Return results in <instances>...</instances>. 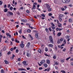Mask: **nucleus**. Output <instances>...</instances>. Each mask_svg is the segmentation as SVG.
<instances>
[{"instance_id": "obj_25", "label": "nucleus", "mask_w": 73, "mask_h": 73, "mask_svg": "<svg viewBox=\"0 0 73 73\" xmlns=\"http://www.w3.org/2000/svg\"><path fill=\"white\" fill-rule=\"evenodd\" d=\"M68 21L69 23H70L71 22H72V20L71 19H68Z\"/></svg>"}, {"instance_id": "obj_8", "label": "nucleus", "mask_w": 73, "mask_h": 73, "mask_svg": "<svg viewBox=\"0 0 73 73\" xmlns=\"http://www.w3.org/2000/svg\"><path fill=\"white\" fill-rule=\"evenodd\" d=\"M4 62L5 64H8L9 63V62L8 61H7V60H4Z\"/></svg>"}, {"instance_id": "obj_22", "label": "nucleus", "mask_w": 73, "mask_h": 73, "mask_svg": "<svg viewBox=\"0 0 73 73\" xmlns=\"http://www.w3.org/2000/svg\"><path fill=\"white\" fill-rule=\"evenodd\" d=\"M62 2L63 3H65L66 4V0H62Z\"/></svg>"}, {"instance_id": "obj_12", "label": "nucleus", "mask_w": 73, "mask_h": 73, "mask_svg": "<svg viewBox=\"0 0 73 73\" xmlns=\"http://www.w3.org/2000/svg\"><path fill=\"white\" fill-rule=\"evenodd\" d=\"M64 17V15L62 14H60L59 15V18H61Z\"/></svg>"}, {"instance_id": "obj_51", "label": "nucleus", "mask_w": 73, "mask_h": 73, "mask_svg": "<svg viewBox=\"0 0 73 73\" xmlns=\"http://www.w3.org/2000/svg\"><path fill=\"white\" fill-rule=\"evenodd\" d=\"M7 7V5H4V8H5L6 7Z\"/></svg>"}, {"instance_id": "obj_24", "label": "nucleus", "mask_w": 73, "mask_h": 73, "mask_svg": "<svg viewBox=\"0 0 73 73\" xmlns=\"http://www.w3.org/2000/svg\"><path fill=\"white\" fill-rule=\"evenodd\" d=\"M7 11H8V9L7 8H5L4 10V12H7Z\"/></svg>"}, {"instance_id": "obj_21", "label": "nucleus", "mask_w": 73, "mask_h": 73, "mask_svg": "<svg viewBox=\"0 0 73 73\" xmlns=\"http://www.w3.org/2000/svg\"><path fill=\"white\" fill-rule=\"evenodd\" d=\"M35 9H36V6L35 5H33V8H32V10H33Z\"/></svg>"}, {"instance_id": "obj_5", "label": "nucleus", "mask_w": 73, "mask_h": 73, "mask_svg": "<svg viewBox=\"0 0 73 73\" xmlns=\"http://www.w3.org/2000/svg\"><path fill=\"white\" fill-rule=\"evenodd\" d=\"M45 60H42L41 62H40V63L41 64H43V63L45 62Z\"/></svg>"}, {"instance_id": "obj_61", "label": "nucleus", "mask_w": 73, "mask_h": 73, "mask_svg": "<svg viewBox=\"0 0 73 73\" xmlns=\"http://www.w3.org/2000/svg\"><path fill=\"white\" fill-rule=\"evenodd\" d=\"M65 50H66V48H64L63 50V52H65Z\"/></svg>"}, {"instance_id": "obj_57", "label": "nucleus", "mask_w": 73, "mask_h": 73, "mask_svg": "<svg viewBox=\"0 0 73 73\" xmlns=\"http://www.w3.org/2000/svg\"><path fill=\"white\" fill-rule=\"evenodd\" d=\"M38 3H41V0H38Z\"/></svg>"}, {"instance_id": "obj_16", "label": "nucleus", "mask_w": 73, "mask_h": 73, "mask_svg": "<svg viewBox=\"0 0 73 73\" xmlns=\"http://www.w3.org/2000/svg\"><path fill=\"white\" fill-rule=\"evenodd\" d=\"M43 65L45 67V68H47V67H48V65L46 63H44L43 64Z\"/></svg>"}, {"instance_id": "obj_54", "label": "nucleus", "mask_w": 73, "mask_h": 73, "mask_svg": "<svg viewBox=\"0 0 73 73\" xmlns=\"http://www.w3.org/2000/svg\"><path fill=\"white\" fill-rule=\"evenodd\" d=\"M22 38L23 39H25V38H26L25 37V36L24 35L22 36Z\"/></svg>"}, {"instance_id": "obj_34", "label": "nucleus", "mask_w": 73, "mask_h": 73, "mask_svg": "<svg viewBox=\"0 0 73 73\" xmlns=\"http://www.w3.org/2000/svg\"><path fill=\"white\" fill-rule=\"evenodd\" d=\"M70 37V36H66L65 38H66L68 39Z\"/></svg>"}, {"instance_id": "obj_15", "label": "nucleus", "mask_w": 73, "mask_h": 73, "mask_svg": "<svg viewBox=\"0 0 73 73\" xmlns=\"http://www.w3.org/2000/svg\"><path fill=\"white\" fill-rule=\"evenodd\" d=\"M47 64H50V60H46Z\"/></svg>"}, {"instance_id": "obj_52", "label": "nucleus", "mask_w": 73, "mask_h": 73, "mask_svg": "<svg viewBox=\"0 0 73 73\" xmlns=\"http://www.w3.org/2000/svg\"><path fill=\"white\" fill-rule=\"evenodd\" d=\"M46 31L47 32V33H48V29H45Z\"/></svg>"}, {"instance_id": "obj_3", "label": "nucleus", "mask_w": 73, "mask_h": 73, "mask_svg": "<svg viewBox=\"0 0 73 73\" xmlns=\"http://www.w3.org/2000/svg\"><path fill=\"white\" fill-rule=\"evenodd\" d=\"M22 63L24 65H25V66H27L28 65V64H27V62L25 61H23Z\"/></svg>"}, {"instance_id": "obj_13", "label": "nucleus", "mask_w": 73, "mask_h": 73, "mask_svg": "<svg viewBox=\"0 0 73 73\" xmlns=\"http://www.w3.org/2000/svg\"><path fill=\"white\" fill-rule=\"evenodd\" d=\"M30 44H31V43H30V42H29L27 45V46L28 48L29 47V46L31 45Z\"/></svg>"}, {"instance_id": "obj_11", "label": "nucleus", "mask_w": 73, "mask_h": 73, "mask_svg": "<svg viewBox=\"0 0 73 73\" xmlns=\"http://www.w3.org/2000/svg\"><path fill=\"white\" fill-rule=\"evenodd\" d=\"M58 27H59V28H60V27H62V26L61 25V23H58Z\"/></svg>"}, {"instance_id": "obj_49", "label": "nucleus", "mask_w": 73, "mask_h": 73, "mask_svg": "<svg viewBox=\"0 0 73 73\" xmlns=\"http://www.w3.org/2000/svg\"><path fill=\"white\" fill-rule=\"evenodd\" d=\"M49 31L50 32H51L52 31V29H51V27H49Z\"/></svg>"}, {"instance_id": "obj_36", "label": "nucleus", "mask_w": 73, "mask_h": 73, "mask_svg": "<svg viewBox=\"0 0 73 73\" xmlns=\"http://www.w3.org/2000/svg\"><path fill=\"white\" fill-rule=\"evenodd\" d=\"M45 50L46 52H48V49L47 48H46V47L45 48Z\"/></svg>"}, {"instance_id": "obj_59", "label": "nucleus", "mask_w": 73, "mask_h": 73, "mask_svg": "<svg viewBox=\"0 0 73 73\" xmlns=\"http://www.w3.org/2000/svg\"><path fill=\"white\" fill-rule=\"evenodd\" d=\"M11 7V5H10V4H8V6H7V7L8 8H9V7Z\"/></svg>"}, {"instance_id": "obj_6", "label": "nucleus", "mask_w": 73, "mask_h": 73, "mask_svg": "<svg viewBox=\"0 0 73 73\" xmlns=\"http://www.w3.org/2000/svg\"><path fill=\"white\" fill-rule=\"evenodd\" d=\"M22 22L23 23H27V20L26 19H22L21 20Z\"/></svg>"}, {"instance_id": "obj_55", "label": "nucleus", "mask_w": 73, "mask_h": 73, "mask_svg": "<svg viewBox=\"0 0 73 73\" xmlns=\"http://www.w3.org/2000/svg\"><path fill=\"white\" fill-rule=\"evenodd\" d=\"M50 70V68H47V72H49V71Z\"/></svg>"}, {"instance_id": "obj_63", "label": "nucleus", "mask_w": 73, "mask_h": 73, "mask_svg": "<svg viewBox=\"0 0 73 73\" xmlns=\"http://www.w3.org/2000/svg\"><path fill=\"white\" fill-rule=\"evenodd\" d=\"M16 53H18L19 52V50L18 49H16Z\"/></svg>"}, {"instance_id": "obj_46", "label": "nucleus", "mask_w": 73, "mask_h": 73, "mask_svg": "<svg viewBox=\"0 0 73 73\" xmlns=\"http://www.w3.org/2000/svg\"><path fill=\"white\" fill-rule=\"evenodd\" d=\"M41 16L42 17H45V15H44V14H42L41 15Z\"/></svg>"}, {"instance_id": "obj_10", "label": "nucleus", "mask_w": 73, "mask_h": 73, "mask_svg": "<svg viewBox=\"0 0 73 73\" xmlns=\"http://www.w3.org/2000/svg\"><path fill=\"white\" fill-rule=\"evenodd\" d=\"M6 35L7 36H9V38H11V35L9 34L8 33H6Z\"/></svg>"}, {"instance_id": "obj_20", "label": "nucleus", "mask_w": 73, "mask_h": 73, "mask_svg": "<svg viewBox=\"0 0 73 73\" xmlns=\"http://www.w3.org/2000/svg\"><path fill=\"white\" fill-rule=\"evenodd\" d=\"M27 56L28 57H30V56H31V54L29 53L28 52H27Z\"/></svg>"}, {"instance_id": "obj_33", "label": "nucleus", "mask_w": 73, "mask_h": 73, "mask_svg": "<svg viewBox=\"0 0 73 73\" xmlns=\"http://www.w3.org/2000/svg\"><path fill=\"white\" fill-rule=\"evenodd\" d=\"M70 0H66V3H69V2H70Z\"/></svg>"}, {"instance_id": "obj_23", "label": "nucleus", "mask_w": 73, "mask_h": 73, "mask_svg": "<svg viewBox=\"0 0 73 73\" xmlns=\"http://www.w3.org/2000/svg\"><path fill=\"white\" fill-rule=\"evenodd\" d=\"M61 35V33L59 32L57 34V35L58 36H60Z\"/></svg>"}, {"instance_id": "obj_1", "label": "nucleus", "mask_w": 73, "mask_h": 73, "mask_svg": "<svg viewBox=\"0 0 73 73\" xmlns=\"http://www.w3.org/2000/svg\"><path fill=\"white\" fill-rule=\"evenodd\" d=\"M10 15L12 16L13 15V13L9 11H7V16L9 17V16H10Z\"/></svg>"}, {"instance_id": "obj_17", "label": "nucleus", "mask_w": 73, "mask_h": 73, "mask_svg": "<svg viewBox=\"0 0 73 73\" xmlns=\"http://www.w3.org/2000/svg\"><path fill=\"white\" fill-rule=\"evenodd\" d=\"M48 46L49 47H50L51 48H52L53 46V45L51 44H49L48 45Z\"/></svg>"}, {"instance_id": "obj_26", "label": "nucleus", "mask_w": 73, "mask_h": 73, "mask_svg": "<svg viewBox=\"0 0 73 73\" xmlns=\"http://www.w3.org/2000/svg\"><path fill=\"white\" fill-rule=\"evenodd\" d=\"M2 37H3V35H0V42H1V38H2Z\"/></svg>"}, {"instance_id": "obj_35", "label": "nucleus", "mask_w": 73, "mask_h": 73, "mask_svg": "<svg viewBox=\"0 0 73 73\" xmlns=\"http://www.w3.org/2000/svg\"><path fill=\"white\" fill-rule=\"evenodd\" d=\"M9 9L10 10H11V11H12V10H13V7H11L9 8Z\"/></svg>"}, {"instance_id": "obj_41", "label": "nucleus", "mask_w": 73, "mask_h": 73, "mask_svg": "<svg viewBox=\"0 0 73 73\" xmlns=\"http://www.w3.org/2000/svg\"><path fill=\"white\" fill-rule=\"evenodd\" d=\"M38 52H39V53H40L41 52V50L40 49H39L38 50Z\"/></svg>"}, {"instance_id": "obj_28", "label": "nucleus", "mask_w": 73, "mask_h": 73, "mask_svg": "<svg viewBox=\"0 0 73 73\" xmlns=\"http://www.w3.org/2000/svg\"><path fill=\"white\" fill-rule=\"evenodd\" d=\"M61 62H62V63L64 62H65V60L64 59H61Z\"/></svg>"}, {"instance_id": "obj_29", "label": "nucleus", "mask_w": 73, "mask_h": 73, "mask_svg": "<svg viewBox=\"0 0 73 73\" xmlns=\"http://www.w3.org/2000/svg\"><path fill=\"white\" fill-rule=\"evenodd\" d=\"M63 44H66V40L64 39L63 42Z\"/></svg>"}, {"instance_id": "obj_18", "label": "nucleus", "mask_w": 73, "mask_h": 73, "mask_svg": "<svg viewBox=\"0 0 73 73\" xmlns=\"http://www.w3.org/2000/svg\"><path fill=\"white\" fill-rule=\"evenodd\" d=\"M14 57H15V55L13 54L12 56L10 57L11 59V60H13V58H14Z\"/></svg>"}, {"instance_id": "obj_58", "label": "nucleus", "mask_w": 73, "mask_h": 73, "mask_svg": "<svg viewBox=\"0 0 73 73\" xmlns=\"http://www.w3.org/2000/svg\"><path fill=\"white\" fill-rule=\"evenodd\" d=\"M54 63L55 64H56V65H58V63L57 62H54Z\"/></svg>"}, {"instance_id": "obj_53", "label": "nucleus", "mask_w": 73, "mask_h": 73, "mask_svg": "<svg viewBox=\"0 0 73 73\" xmlns=\"http://www.w3.org/2000/svg\"><path fill=\"white\" fill-rule=\"evenodd\" d=\"M52 11V9L51 8H49L48 9V11L49 12V11Z\"/></svg>"}, {"instance_id": "obj_42", "label": "nucleus", "mask_w": 73, "mask_h": 73, "mask_svg": "<svg viewBox=\"0 0 73 73\" xmlns=\"http://www.w3.org/2000/svg\"><path fill=\"white\" fill-rule=\"evenodd\" d=\"M51 24L52 25V27H54V26H55L54 24H53V23H51Z\"/></svg>"}, {"instance_id": "obj_32", "label": "nucleus", "mask_w": 73, "mask_h": 73, "mask_svg": "<svg viewBox=\"0 0 73 73\" xmlns=\"http://www.w3.org/2000/svg\"><path fill=\"white\" fill-rule=\"evenodd\" d=\"M19 33L20 34H21V33H22V29H21L19 31Z\"/></svg>"}, {"instance_id": "obj_43", "label": "nucleus", "mask_w": 73, "mask_h": 73, "mask_svg": "<svg viewBox=\"0 0 73 73\" xmlns=\"http://www.w3.org/2000/svg\"><path fill=\"white\" fill-rule=\"evenodd\" d=\"M61 9L62 11H65V9H64V8H61Z\"/></svg>"}, {"instance_id": "obj_62", "label": "nucleus", "mask_w": 73, "mask_h": 73, "mask_svg": "<svg viewBox=\"0 0 73 73\" xmlns=\"http://www.w3.org/2000/svg\"><path fill=\"white\" fill-rule=\"evenodd\" d=\"M56 30L57 31H59V28H57L56 29Z\"/></svg>"}, {"instance_id": "obj_44", "label": "nucleus", "mask_w": 73, "mask_h": 73, "mask_svg": "<svg viewBox=\"0 0 73 73\" xmlns=\"http://www.w3.org/2000/svg\"><path fill=\"white\" fill-rule=\"evenodd\" d=\"M1 4H3V1H0V5H1Z\"/></svg>"}, {"instance_id": "obj_64", "label": "nucleus", "mask_w": 73, "mask_h": 73, "mask_svg": "<svg viewBox=\"0 0 73 73\" xmlns=\"http://www.w3.org/2000/svg\"><path fill=\"white\" fill-rule=\"evenodd\" d=\"M71 65L73 66V62H71Z\"/></svg>"}, {"instance_id": "obj_60", "label": "nucleus", "mask_w": 73, "mask_h": 73, "mask_svg": "<svg viewBox=\"0 0 73 73\" xmlns=\"http://www.w3.org/2000/svg\"><path fill=\"white\" fill-rule=\"evenodd\" d=\"M30 20L31 21H33H33H34V20L33 19H32V18L31 19H30Z\"/></svg>"}, {"instance_id": "obj_39", "label": "nucleus", "mask_w": 73, "mask_h": 73, "mask_svg": "<svg viewBox=\"0 0 73 73\" xmlns=\"http://www.w3.org/2000/svg\"><path fill=\"white\" fill-rule=\"evenodd\" d=\"M51 28L52 29H55V28H56L55 27H54V26H51Z\"/></svg>"}, {"instance_id": "obj_40", "label": "nucleus", "mask_w": 73, "mask_h": 73, "mask_svg": "<svg viewBox=\"0 0 73 73\" xmlns=\"http://www.w3.org/2000/svg\"><path fill=\"white\" fill-rule=\"evenodd\" d=\"M56 55H54V56L53 57V58H54V59H56Z\"/></svg>"}, {"instance_id": "obj_2", "label": "nucleus", "mask_w": 73, "mask_h": 73, "mask_svg": "<svg viewBox=\"0 0 73 73\" xmlns=\"http://www.w3.org/2000/svg\"><path fill=\"white\" fill-rule=\"evenodd\" d=\"M49 37L50 43H51V44H53V39H52V36H50Z\"/></svg>"}, {"instance_id": "obj_14", "label": "nucleus", "mask_w": 73, "mask_h": 73, "mask_svg": "<svg viewBox=\"0 0 73 73\" xmlns=\"http://www.w3.org/2000/svg\"><path fill=\"white\" fill-rule=\"evenodd\" d=\"M41 48H42V50H43L44 49V47H45V46H44V45H41Z\"/></svg>"}, {"instance_id": "obj_4", "label": "nucleus", "mask_w": 73, "mask_h": 73, "mask_svg": "<svg viewBox=\"0 0 73 73\" xmlns=\"http://www.w3.org/2000/svg\"><path fill=\"white\" fill-rule=\"evenodd\" d=\"M38 33H36L35 34V37L37 39H38Z\"/></svg>"}, {"instance_id": "obj_45", "label": "nucleus", "mask_w": 73, "mask_h": 73, "mask_svg": "<svg viewBox=\"0 0 73 73\" xmlns=\"http://www.w3.org/2000/svg\"><path fill=\"white\" fill-rule=\"evenodd\" d=\"M26 12L27 13H29V11L28 10H26Z\"/></svg>"}, {"instance_id": "obj_48", "label": "nucleus", "mask_w": 73, "mask_h": 73, "mask_svg": "<svg viewBox=\"0 0 73 73\" xmlns=\"http://www.w3.org/2000/svg\"><path fill=\"white\" fill-rule=\"evenodd\" d=\"M48 16H52V13H48Z\"/></svg>"}, {"instance_id": "obj_9", "label": "nucleus", "mask_w": 73, "mask_h": 73, "mask_svg": "<svg viewBox=\"0 0 73 73\" xmlns=\"http://www.w3.org/2000/svg\"><path fill=\"white\" fill-rule=\"evenodd\" d=\"M21 47L22 48H23L24 47V44H23V43H21L20 45Z\"/></svg>"}, {"instance_id": "obj_47", "label": "nucleus", "mask_w": 73, "mask_h": 73, "mask_svg": "<svg viewBox=\"0 0 73 73\" xmlns=\"http://www.w3.org/2000/svg\"><path fill=\"white\" fill-rule=\"evenodd\" d=\"M59 19L60 21V22H61V21H62V18H59Z\"/></svg>"}, {"instance_id": "obj_27", "label": "nucleus", "mask_w": 73, "mask_h": 73, "mask_svg": "<svg viewBox=\"0 0 73 73\" xmlns=\"http://www.w3.org/2000/svg\"><path fill=\"white\" fill-rule=\"evenodd\" d=\"M1 73H5L4 71V70L2 69L1 70Z\"/></svg>"}, {"instance_id": "obj_30", "label": "nucleus", "mask_w": 73, "mask_h": 73, "mask_svg": "<svg viewBox=\"0 0 73 73\" xmlns=\"http://www.w3.org/2000/svg\"><path fill=\"white\" fill-rule=\"evenodd\" d=\"M15 41L16 42H17V43H19V42H20L17 39H16L15 40Z\"/></svg>"}, {"instance_id": "obj_19", "label": "nucleus", "mask_w": 73, "mask_h": 73, "mask_svg": "<svg viewBox=\"0 0 73 73\" xmlns=\"http://www.w3.org/2000/svg\"><path fill=\"white\" fill-rule=\"evenodd\" d=\"M29 37H31V40H33V38L32 36L30 34H29Z\"/></svg>"}, {"instance_id": "obj_7", "label": "nucleus", "mask_w": 73, "mask_h": 73, "mask_svg": "<svg viewBox=\"0 0 73 73\" xmlns=\"http://www.w3.org/2000/svg\"><path fill=\"white\" fill-rule=\"evenodd\" d=\"M46 7L48 9H49V8H50V6H49V5H48V4L46 3Z\"/></svg>"}, {"instance_id": "obj_31", "label": "nucleus", "mask_w": 73, "mask_h": 73, "mask_svg": "<svg viewBox=\"0 0 73 73\" xmlns=\"http://www.w3.org/2000/svg\"><path fill=\"white\" fill-rule=\"evenodd\" d=\"M27 32L28 33H30V32H31V30H30L29 29H28L27 30Z\"/></svg>"}, {"instance_id": "obj_37", "label": "nucleus", "mask_w": 73, "mask_h": 73, "mask_svg": "<svg viewBox=\"0 0 73 73\" xmlns=\"http://www.w3.org/2000/svg\"><path fill=\"white\" fill-rule=\"evenodd\" d=\"M61 72H62V73H65V72L64 70H62L60 71Z\"/></svg>"}, {"instance_id": "obj_56", "label": "nucleus", "mask_w": 73, "mask_h": 73, "mask_svg": "<svg viewBox=\"0 0 73 73\" xmlns=\"http://www.w3.org/2000/svg\"><path fill=\"white\" fill-rule=\"evenodd\" d=\"M63 38H61L60 39V41H63Z\"/></svg>"}, {"instance_id": "obj_38", "label": "nucleus", "mask_w": 73, "mask_h": 73, "mask_svg": "<svg viewBox=\"0 0 73 73\" xmlns=\"http://www.w3.org/2000/svg\"><path fill=\"white\" fill-rule=\"evenodd\" d=\"M70 58H71V57H68V58H66V60H67V61H68V60H69V59H70Z\"/></svg>"}, {"instance_id": "obj_50", "label": "nucleus", "mask_w": 73, "mask_h": 73, "mask_svg": "<svg viewBox=\"0 0 73 73\" xmlns=\"http://www.w3.org/2000/svg\"><path fill=\"white\" fill-rule=\"evenodd\" d=\"M17 60L18 61H21V58H18V59Z\"/></svg>"}]
</instances>
